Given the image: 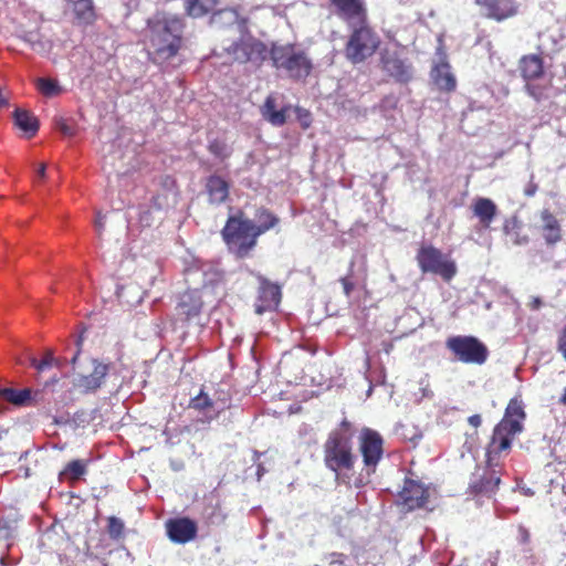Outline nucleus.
<instances>
[{
    "label": "nucleus",
    "mask_w": 566,
    "mask_h": 566,
    "mask_svg": "<svg viewBox=\"0 0 566 566\" xmlns=\"http://www.w3.org/2000/svg\"><path fill=\"white\" fill-rule=\"evenodd\" d=\"M87 460H72L65 464L63 470L60 472V480H66L71 483L78 481L87 472Z\"/></svg>",
    "instance_id": "nucleus-29"
},
{
    "label": "nucleus",
    "mask_w": 566,
    "mask_h": 566,
    "mask_svg": "<svg viewBox=\"0 0 566 566\" xmlns=\"http://www.w3.org/2000/svg\"><path fill=\"white\" fill-rule=\"evenodd\" d=\"M167 536L172 543L186 544L193 541L198 534L197 523L189 517L169 518L165 523Z\"/></svg>",
    "instance_id": "nucleus-14"
},
{
    "label": "nucleus",
    "mask_w": 566,
    "mask_h": 566,
    "mask_svg": "<svg viewBox=\"0 0 566 566\" xmlns=\"http://www.w3.org/2000/svg\"><path fill=\"white\" fill-rule=\"evenodd\" d=\"M72 7L74 22L81 27H87L96 20L93 0H66Z\"/></svg>",
    "instance_id": "nucleus-25"
},
{
    "label": "nucleus",
    "mask_w": 566,
    "mask_h": 566,
    "mask_svg": "<svg viewBox=\"0 0 566 566\" xmlns=\"http://www.w3.org/2000/svg\"><path fill=\"white\" fill-rule=\"evenodd\" d=\"M256 217H258V220H259V224L258 226L271 224L270 229H272V228H274L279 223V219L271 211H269L265 208H262V209L258 210Z\"/></svg>",
    "instance_id": "nucleus-43"
},
{
    "label": "nucleus",
    "mask_w": 566,
    "mask_h": 566,
    "mask_svg": "<svg viewBox=\"0 0 566 566\" xmlns=\"http://www.w3.org/2000/svg\"><path fill=\"white\" fill-rule=\"evenodd\" d=\"M55 125H56V128L64 135V136H67V137H72L74 134H75V129L74 127H72L67 120H65L64 118H59L55 120Z\"/></svg>",
    "instance_id": "nucleus-48"
},
{
    "label": "nucleus",
    "mask_w": 566,
    "mask_h": 566,
    "mask_svg": "<svg viewBox=\"0 0 566 566\" xmlns=\"http://www.w3.org/2000/svg\"><path fill=\"white\" fill-rule=\"evenodd\" d=\"M379 45L378 36L368 27L355 29L346 46V55L354 63L370 56Z\"/></svg>",
    "instance_id": "nucleus-10"
},
{
    "label": "nucleus",
    "mask_w": 566,
    "mask_h": 566,
    "mask_svg": "<svg viewBox=\"0 0 566 566\" xmlns=\"http://www.w3.org/2000/svg\"><path fill=\"white\" fill-rule=\"evenodd\" d=\"M208 150L221 160L229 158L231 155L229 146L223 140L219 139L211 140L208 145Z\"/></svg>",
    "instance_id": "nucleus-41"
},
{
    "label": "nucleus",
    "mask_w": 566,
    "mask_h": 566,
    "mask_svg": "<svg viewBox=\"0 0 566 566\" xmlns=\"http://www.w3.org/2000/svg\"><path fill=\"white\" fill-rule=\"evenodd\" d=\"M324 464L336 474L350 471L355 467L356 455L353 452L352 433L331 431L323 446Z\"/></svg>",
    "instance_id": "nucleus-4"
},
{
    "label": "nucleus",
    "mask_w": 566,
    "mask_h": 566,
    "mask_svg": "<svg viewBox=\"0 0 566 566\" xmlns=\"http://www.w3.org/2000/svg\"><path fill=\"white\" fill-rule=\"evenodd\" d=\"M541 233L548 247H554L563 240V230L559 220L548 209L541 211Z\"/></svg>",
    "instance_id": "nucleus-18"
},
{
    "label": "nucleus",
    "mask_w": 566,
    "mask_h": 566,
    "mask_svg": "<svg viewBox=\"0 0 566 566\" xmlns=\"http://www.w3.org/2000/svg\"><path fill=\"white\" fill-rule=\"evenodd\" d=\"M33 48H34L35 50H38V48L35 46V43H33ZM41 49H43V45H42V44H39V50H41Z\"/></svg>",
    "instance_id": "nucleus-61"
},
{
    "label": "nucleus",
    "mask_w": 566,
    "mask_h": 566,
    "mask_svg": "<svg viewBox=\"0 0 566 566\" xmlns=\"http://www.w3.org/2000/svg\"><path fill=\"white\" fill-rule=\"evenodd\" d=\"M399 496L407 510L413 511L424 507L429 500V491L422 483L406 479Z\"/></svg>",
    "instance_id": "nucleus-15"
},
{
    "label": "nucleus",
    "mask_w": 566,
    "mask_h": 566,
    "mask_svg": "<svg viewBox=\"0 0 566 566\" xmlns=\"http://www.w3.org/2000/svg\"><path fill=\"white\" fill-rule=\"evenodd\" d=\"M199 270L202 273L203 286H216L224 281V273L212 264H201Z\"/></svg>",
    "instance_id": "nucleus-35"
},
{
    "label": "nucleus",
    "mask_w": 566,
    "mask_h": 566,
    "mask_svg": "<svg viewBox=\"0 0 566 566\" xmlns=\"http://www.w3.org/2000/svg\"><path fill=\"white\" fill-rule=\"evenodd\" d=\"M82 340H77V352L72 357L71 364L75 373L74 386L83 394H92L101 389L108 375L111 364L101 361L97 358L80 360Z\"/></svg>",
    "instance_id": "nucleus-5"
},
{
    "label": "nucleus",
    "mask_w": 566,
    "mask_h": 566,
    "mask_svg": "<svg viewBox=\"0 0 566 566\" xmlns=\"http://www.w3.org/2000/svg\"><path fill=\"white\" fill-rule=\"evenodd\" d=\"M10 92L0 86V109L9 106Z\"/></svg>",
    "instance_id": "nucleus-51"
},
{
    "label": "nucleus",
    "mask_w": 566,
    "mask_h": 566,
    "mask_svg": "<svg viewBox=\"0 0 566 566\" xmlns=\"http://www.w3.org/2000/svg\"><path fill=\"white\" fill-rule=\"evenodd\" d=\"M446 347L454 359L469 365H483L490 355L488 346L471 335L451 336L447 338Z\"/></svg>",
    "instance_id": "nucleus-6"
},
{
    "label": "nucleus",
    "mask_w": 566,
    "mask_h": 566,
    "mask_svg": "<svg viewBox=\"0 0 566 566\" xmlns=\"http://www.w3.org/2000/svg\"><path fill=\"white\" fill-rule=\"evenodd\" d=\"M518 534H520V537H521V542L526 544L530 542V532L527 528H525L524 526H520L518 527Z\"/></svg>",
    "instance_id": "nucleus-56"
},
{
    "label": "nucleus",
    "mask_w": 566,
    "mask_h": 566,
    "mask_svg": "<svg viewBox=\"0 0 566 566\" xmlns=\"http://www.w3.org/2000/svg\"><path fill=\"white\" fill-rule=\"evenodd\" d=\"M384 69L385 71H406L403 61L395 56H390L388 53L384 56Z\"/></svg>",
    "instance_id": "nucleus-45"
},
{
    "label": "nucleus",
    "mask_w": 566,
    "mask_h": 566,
    "mask_svg": "<svg viewBox=\"0 0 566 566\" xmlns=\"http://www.w3.org/2000/svg\"><path fill=\"white\" fill-rule=\"evenodd\" d=\"M400 437L416 447L422 439V432L413 423H403L399 427Z\"/></svg>",
    "instance_id": "nucleus-38"
},
{
    "label": "nucleus",
    "mask_w": 566,
    "mask_h": 566,
    "mask_svg": "<svg viewBox=\"0 0 566 566\" xmlns=\"http://www.w3.org/2000/svg\"><path fill=\"white\" fill-rule=\"evenodd\" d=\"M468 422L473 428H479L482 423V418L480 415H472L468 418Z\"/></svg>",
    "instance_id": "nucleus-55"
},
{
    "label": "nucleus",
    "mask_w": 566,
    "mask_h": 566,
    "mask_svg": "<svg viewBox=\"0 0 566 566\" xmlns=\"http://www.w3.org/2000/svg\"><path fill=\"white\" fill-rule=\"evenodd\" d=\"M527 305L532 311H537L543 306V301L539 296H532Z\"/></svg>",
    "instance_id": "nucleus-53"
},
{
    "label": "nucleus",
    "mask_w": 566,
    "mask_h": 566,
    "mask_svg": "<svg viewBox=\"0 0 566 566\" xmlns=\"http://www.w3.org/2000/svg\"><path fill=\"white\" fill-rule=\"evenodd\" d=\"M203 310V301L199 290L185 291L175 307V324H188L198 318Z\"/></svg>",
    "instance_id": "nucleus-12"
},
{
    "label": "nucleus",
    "mask_w": 566,
    "mask_h": 566,
    "mask_svg": "<svg viewBox=\"0 0 566 566\" xmlns=\"http://www.w3.org/2000/svg\"><path fill=\"white\" fill-rule=\"evenodd\" d=\"M151 209L153 208L149 207L140 211L138 221L142 227H150L154 223Z\"/></svg>",
    "instance_id": "nucleus-49"
},
{
    "label": "nucleus",
    "mask_w": 566,
    "mask_h": 566,
    "mask_svg": "<svg viewBox=\"0 0 566 566\" xmlns=\"http://www.w3.org/2000/svg\"><path fill=\"white\" fill-rule=\"evenodd\" d=\"M184 27L182 19L175 14H158L148 20V54L155 65L176 66L172 61L177 60Z\"/></svg>",
    "instance_id": "nucleus-2"
},
{
    "label": "nucleus",
    "mask_w": 566,
    "mask_h": 566,
    "mask_svg": "<svg viewBox=\"0 0 566 566\" xmlns=\"http://www.w3.org/2000/svg\"><path fill=\"white\" fill-rule=\"evenodd\" d=\"M339 281H340L342 285H343L344 294L347 297L350 296L352 292L355 289V284L353 282L352 277L350 276H344Z\"/></svg>",
    "instance_id": "nucleus-50"
},
{
    "label": "nucleus",
    "mask_w": 566,
    "mask_h": 566,
    "mask_svg": "<svg viewBox=\"0 0 566 566\" xmlns=\"http://www.w3.org/2000/svg\"><path fill=\"white\" fill-rule=\"evenodd\" d=\"M12 117L14 126L22 132L27 138L34 137L39 132V119L31 111L17 107Z\"/></svg>",
    "instance_id": "nucleus-23"
},
{
    "label": "nucleus",
    "mask_w": 566,
    "mask_h": 566,
    "mask_svg": "<svg viewBox=\"0 0 566 566\" xmlns=\"http://www.w3.org/2000/svg\"><path fill=\"white\" fill-rule=\"evenodd\" d=\"M259 287L256 292L254 311L262 315L265 312L275 311L281 303V285L271 282L261 274H256Z\"/></svg>",
    "instance_id": "nucleus-13"
},
{
    "label": "nucleus",
    "mask_w": 566,
    "mask_h": 566,
    "mask_svg": "<svg viewBox=\"0 0 566 566\" xmlns=\"http://www.w3.org/2000/svg\"><path fill=\"white\" fill-rule=\"evenodd\" d=\"M28 360L30 366L33 367L38 373H43L48 369H51L53 366H60L59 359L54 357L53 350L50 348L45 350L44 357L41 360H38L31 355L28 356Z\"/></svg>",
    "instance_id": "nucleus-37"
},
{
    "label": "nucleus",
    "mask_w": 566,
    "mask_h": 566,
    "mask_svg": "<svg viewBox=\"0 0 566 566\" xmlns=\"http://www.w3.org/2000/svg\"><path fill=\"white\" fill-rule=\"evenodd\" d=\"M186 11L192 18H200L213 11L218 0H186Z\"/></svg>",
    "instance_id": "nucleus-31"
},
{
    "label": "nucleus",
    "mask_w": 566,
    "mask_h": 566,
    "mask_svg": "<svg viewBox=\"0 0 566 566\" xmlns=\"http://www.w3.org/2000/svg\"><path fill=\"white\" fill-rule=\"evenodd\" d=\"M224 53L222 65L238 62L239 64L251 63L252 66L259 67L270 57L274 67L286 71H311L313 66L306 52L292 44H274L269 51L264 43L251 39L231 44L224 49Z\"/></svg>",
    "instance_id": "nucleus-1"
},
{
    "label": "nucleus",
    "mask_w": 566,
    "mask_h": 566,
    "mask_svg": "<svg viewBox=\"0 0 566 566\" xmlns=\"http://www.w3.org/2000/svg\"><path fill=\"white\" fill-rule=\"evenodd\" d=\"M433 84L439 91L452 92L455 90L457 81L452 73H436Z\"/></svg>",
    "instance_id": "nucleus-39"
},
{
    "label": "nucleus",
    "mask_w": 566,
    "mask_h": 566,
    "mask_svg": "<svg viewBox=\"0 0 566 566\" xmlns=\"http://www.w3.org/2000/svg\"><path fill=\"white\" fill-rule=\"evenodd\" d=\"M522 223L516 217L505 220L503 224V231L506 235L512 238V241L516 245L526 244L528 242L527 235H520Z\"/></svg>",
    "instance_id": "nucleus-36"
},
{
    "label": "nucleus",
    "mask_w": 566,
    "mask_h": 566,
    "mask_svg": "<svg viewBox=\"0 0 566 566\" xmlns=\"http://www.w3.org/2000/svg\"><path fill=\"white\" fill-rule=\"evenodd\" d=\"M501 483V471L486 459L485 465H478L471 474L469 493L475 497L493 496Z\"/></svg>",
    "instance_id": "nucleus-8"
},
{
    "label": "nucleus",
    "mask_w": 566,
    "mask_h": 566,
    "mask_svg": "<svg viewBox=\"0 0 566 566\" xmlns=\"http://www.w3.org/2000/svg\"><path fill=\"white\" fill-rule=\"evenodd\" d=\"M104 219H105V216H102V213L98 212L96 216V220H95V228L98 232V235H101L102 230L104 228Z\"/></svg>",
    "instance_id": "nucleus-57"
},
{
    "label": "nucleus",
    "mask_w": 566,
    "mask_h": 566,
    "mask_svg": "<svg viewBox=\"0 0 566 566\" xmlns=\"http://www.w3.org/2000/svg\"><path fill=\"white\" fill-rule=\"evenodd\" d=\"M537 189H538L537 184H535L534 181H530L528 185L524 189V195L526 197H533L536 193Z\"/></svg>",
    "instance_id": "nucleus-54"
},
{
    "label": "nucleus",
    "mask_w": 566,
    "mask_h": 566,
    "mask_svg": "<svg viewBox=\"0 0 566 566\" xmlns=\"http://www.w3.org/2000/svg\"><path fill=\"white\" fill-rule=\"evenodd\" d=\"M384 438L370 428H363L358 437V448L367 473H374L384 455Z\"/></svg>",
    "instance_id": "nucleus-9"
},
{
    "label": "nucleus",
    "mask_w": 566,
    "mask_h": 566,
    "mask_svg": "<svg viewBox=\"0 0 566 566\" xmlns=\"http://www.w3.org/2000/svg\"><path fill=\"white\" fill-rule=\"evenodd\" d=\"M546 75L547 73H524L525 86L536 99L542 97L543 90L551 84V78Z\"/></svg>",
    "instance_id": "nucleus-28"
},
{
    "label": "nucleus",
    "mask_w": 566,
    "mask_h": 566,
    "mask_svg": "<svg viewBox=\"0 0 566 566\" xmlns=\"http://www.w3.org/2000/svg\"><path fill=\"white\" fill-rule=\"evenodd\" d=\"M270 226H256L239 211L228 217L221 237L230 253L238 259H245L256 247L259 237L270 230Z\"/></svg>",
    "instance_id": "nucleus-3"
},
{
    "label": "nucleus",
    "mask_w": 566,
    "mask_h": 566,
    "mask_svg": "<svg viewBox=\"0 0 566 566\" xmlns=\"http://www.w3.org/2000/svg\"><path fill=\"white\" fill-rule=\"evenodd\" d=\"M520 71H543V60L539 54L524 55L520 60Z\"/></svg>",
    "instance_id": "nucleus-40"
},
{
    "label": "nucleus",
    "mask_w": 566,
    "mask_h": 566,
    "mask_svg": "<svg viewBox=\"0 0 566 566\" xmlns=\"http://www.w3.org/2000/svg\"><path fill=\"white\" fill-rule=\"evenodd\" d=\"M559 403H562L564 407H566V387L563 390V394L559 398Z\"/></svg>",
    "instance_id": "nucleus-60"
},
{
    "label": "nucleus",
    "mask_w": 566,
    "mask_h": 566,
    "mask_svg": "<svg viewBox=\"0 0 566 566\" xmlns=\"http://www.w3.org/2000/svg\"><path fill=\"white\" fill-rule=\"evenodd\" d=\"M556 348H557V352L566 360V324L563 326V328L558 333Z\"/></svg>",
    "instance_id": "nucleus-47"
},
{
    "label": "nucleus",
    "mask_w": 566,
    "mask_h": 566,
    "mask_svg": "<svg viewBox=\"0 0 566 566\" xmlns=\"http://www.w3.org/2000/svg\"><path fill=\"white\" fill-rule=\"evenodd\" d=\"M205 189L211 205H221L229 198L230 185L218 175H211L207 178Z\"/></svg>",
    "instance_id": "nucleus-19"
},
{
    "label": "nucleus",
    "mask_w": 566,
    "mask_h": 566,
    "mask_svg": "<svg viewBox=\"0 0 566 566\" xmlns=\"http://www.w3.org/2000/svg\"><path fill=\"white\" fill-rule=\"evenodd\" d=\"M350 422L346 419H344L340 424H339V428L335 429L334 431H344L346 433H350Z\"/></svg>",
    "instance_id": "nucleus-58"
},
{
    "label": "nucleus",
    "mask_w": 566,
    "mask_h": 566,
    "mask_svg": "<svg viewBox=\"0 0 566 566\" xmlns=\"http://www.w3.org/2000/svg\"><path fill=\"white\" fill-rule=\"evenodd\" d=\"M521 433L517 423L500 421L493 429L491 440L486 447V459L493 462L502 452L509 451L514 438Z\"/></svg>",
    "instance_id": "nucleus-11"
},
{
    "label": "nucleus",
    "mask_w": 566,
    "mask_h": 566,
    "mask_svg": "<svg viewBox=\"0 0 566 566\" xmlns=\"http://www.w3.org/2000/svg\"><path fill=\"white\" fill-rule=\"evenodd\" d=\"M202 518L206 525H221L227 518V514L223 513L220 503H208L203 507Z\"/></svg>",
    "instance_id": "nucleus-34"
},
{
    "label": "nucleus",
    "mask_w": 566,
    "mask_h": 566,
    "mask_svg": "<svg viewBox=\"0 0 566 566\" xmlns=\"http://www.w3.org/2000/svg\"><path fill=\"white\" fill-rule=\"evenodd\" d=\"M449 63L447 62V56L444 52L441 51V49H438L437 51V59L433 61V66L431 71H443L444 69H449Z\"/></svg>",
    "instance_id": "nucleus-46"
},
{
    "label": "nucleus",
    "mask_w": 566,
    "mask_h": 566,
    "mask_svg": "<svg viewBox=\"0 0 566 566\" xmlns=\"http://www.w3.org/2000/svg\"><path fill=\"white\" fill-rule=\"evenodd\" d=\"M475 3L485 10V17L496 21L514 17L518 11L515 0H475Z\"/></svg>",
    "instance_id": "nucleus-17"
},
{
    "label": "nucleus",
    "mask_w": 566,
    "mask_h": 566,
    "mask_svg": "<svg viewBox=\"0 0 566 566\" xmlns=\"http://www.w3.org/2000/svg\"><path fill=\"white\" fill-rule=\"evenodd\" d=\"M526 415L523 408V403L517 398H512L505 409L504 417L501 421H506L507 423H517L518 431H523V420Z\"/></svg>",
    "instance_id": "nucleus-30"
},
{
    "label": "nucleus",
    "mask_w": 566,
    "mask_h": 566,
    "mask_svg": "<svg viewBox=\"0 0 566 566\" xmlns=\"http://www.w3.org/2000/svg\"><path fill=\"white\" fill-rule=\"evenodd\" d=\"M329 558H331V560H329V564H331V565H335V564H337V565H344L345 559H346V555H345V554H343V553H336V552H334V553H332V554L329 555Z\"/></svg>",
    "instance_id": "nucleus-52"
},
{
    "label": "nucleus",
    "mask_w": 566,
    "mask_h": 566,
    "mask_svg": "<svg viewBox=\"0 0 566 566\" xmlns=\"http://www.w3.org/2000/svg\"><path fill=\"white\" fill-rule=\"evenodd\" d=\"M32 400V391L29 388L17 390L13 388L0 389V412L6 409V403H12L14 406H27Z\"/></svg>",
    "instance_id": "nucleus-26"
},
{
    "label": "nucleus",
    "mask_w": 566,
    "mask_h": 566,
    "mask_svg": "<svg viewBox=\"0 0 566 566\" xmlns=\"http://www.w3.org/2000/svg\"><path fill=\"white\" fill-rule=\"evenodd\" d=\"M416 260L422 273L439 275L446 282H450L458 271L455 262L432 244L420 247Z\"/></svg>",
    "instance_id": "nucleus-7"
},
{
    "label": "nucleus",
    "mask_w": 566,
    "mask_h": 566,
    "mask_svg": "<svg viewBox=\"0 0 566 566\" xmlns=\"http://www.w3.org/2000/svg\"><path fill=\"white\" fill-rule=\"evenodd\" d=\"M33 83L44 97H55L63 93V88L60 85L59 81L52 77H36L33 80Z\"/></svg>",
    "instance_id": "nucleus-32"
},
{
    "label": "nucleus",
    "mask_w": 566,
    "mask_h": 566,
    "mask_svg": "<svg viewBox=\"0 0 566 566\" xmlns=\"http://www.w3.org/2000/svg\"><path fill=\"white\" fill-rule=\"evenodd\" d=\"M290 109V105H285L281 109H276V97L274 94L268 95L260 108L263 118L276 127L283 126L286 123Z\"/></svg>",
    "instance_id": "nucleus-20"
},
{
    "label": "nucleus",
    "mask_w": 566,
    "mask_h": 566,
    "mask_svg": "<svg viewBox=\"0 0 566 566\" xmlns=\"http://www.w3.org/2000/svg\"><path fill=\"white\" fill-rule=\"evenodd\" d=\"M124 522L116 517V516H109L107 518V532L113 539H118L124 534Z\"/></svg>",
    "instance_id": "nucleus-42"
},
{
    "label": "nucleus",
    "mask_w": 566,
    "mask_h": 566,
    "mask_svg": "<svg viewBox=\"0 0 566 566\" xmlns=\"http://www.w3.org/2000/svg\"><path fill=\"white\" fill-rule=\"evenodd\" d=\"M228 399L213 400L201 389L197 396L190 399L188 407L202 413L208 419L218 418L219 415L229 408Z\"/></svg>",
    "instance_id": "nucleus-16"
},
{
    "label": "nucleus",
    "mask_w": 566,
    "mask_h": 566,
    "mask_svg": "<svg viewBox=\"0 0 566 566\" xmlns=\"http://www.w3.org/2000/svg\"><path fill=\"white\" fill-rule=\"evenodd\" d=\"M72 7L74 22L81 27H87L96 20L93 0H66Z\"/></svg>",
    "instance_id": "nucleus-24"
},
{
    "label": "nucleus",
    "mask_w": 566,
    "mask_h": 566,
    "mask_svg": "<svg viewBox=\"0 0 566 566\" xmlns=\"http://www.w3.org/2000/svg\"><path fill=\"white\" fill-rule=\"evenodd\" d=\"M337 14L347 21H364L366 10L363 0H331Z\"/></svg>",
    "instance_id": "nucleus-21"
},
{
    "label": "nucleus",
    "mask_w": 566,
    "mask_h": 566,
    "mask_svg": "<svg viewBox=\"0 0 566 566\" xmlns=\"http://www.w3.org/2000/svg\"><path fill=\"white\" fill-rule=\"evenodd\" d=\"M294 112H295L296 118H297L301 127L303 129L310 128L313 123V117H312L311 112L301 106H295Z\"/></svg>",
    "instance_id": "nucleus-44"
},
{
    "label": "nucleus",
    "mask_w": 566,
    "mask_h": 566,
    "mask_svg": "<svg viewBox=\"0 0 566 566\" xmlns=\"http://www.w3.org/2000/svg\"><path fill=\"white\" fill-rule=\"evenodd\" d=\"M473 216L479 219L484 229H489L497 214V206L490 198L479 197L471 206Z\"/></svg>",
    "instance_id": "nucleus-22"
},
{
    "label": "nucleus",
    "mask_w": 566,
    "mask_h": 566,
    "mask_svg": "<svg viewBox=\"0 0 566 566\" xmlns=\"http://www.w3.org/2000/svg\"><path fill=\"white\" fill-rule=\"evenodd\" d=\"M45 164H41L39 169L36 170V179L42 180L45 177Z\"/></svg>",
    "instance_id": "nucleus-59"
},
{
    "label": "nucleus",
    "mask_w": 566,
    "mask_h": 566,
    "mask_svg": "<svg viewBox=\"0 0 566 566\" xmlns=\"http://www.w3.org/2000/svg\"><path fill=\"white\" fill-rule=\"evenodd\" d=\"M164 191L153 196L150 200V208L156 211H161L170 206L169 197L177 196V182L172 177L166 176L163 179Z\"/></svg>",
    "instance_id": "nucleus-27"
},
{
    "label": "nucleus",
    "mask_w": 566,
    "mask_h": 566,
    "mask_svg": "<svg viewBox=\"0 0 566 566\" xmlns=\"http://www.w3.org/2000/svg\"><path fill=\"white\" fill-rule=\"evenodd\" d=\"M239 13L235 9L226 8L213 12L210 23L218 28H226L238 23Z\"/></svg>",
    "instance_id": "nucleus-33"
}]
</instances>
